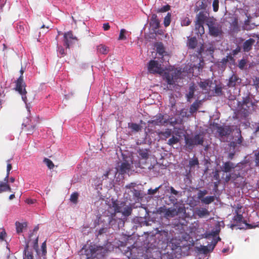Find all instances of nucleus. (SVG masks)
Listing matches in <instances>:
<instances>
[{
    "label": "nucleus",
    "instance_id": "412c9836",
    "mask_svg": "<svg viewBox=\"0 0 259 259\" xmlns=\"http://www.w3.org/2000/svg\"><path fill=\"white\" fill-rule=\"evenodd\" d=\"M203 238H208L207 233L205 231L203 228L196 229L195 227V239L196 240H199Z\"/></svg>",
    "mask_w": 259,
    "mask_h": 259
},
{
    "label": "nucleus",
    "instance_id": "a18cd8bd",
    "mask_svg": "<svg viewBox=\"0 0 259 259\" xmlns=\"http://www.w3.org/2000/svg\"><path fill=\"white\" fill-rule=\"evenodd\" d=\"M133 250L128 248V250L125 252V255L128 259H135L136 255H133L132 253Z\"/></svg>",
    "mask_w": 259,
    "mask_h": 259
},
{
    "label": "nucleus",
    "instance_id": "4d7b16f0",
    "mask_svg": "<svg viewBox=\"0 0 259 259\" xmlns=\"http://www.w3.org/2000/svg\"><path fill=\"white\" fill-rule=\"evenodd\" d=\"M170 10V6L168 5H165L158 10V12H165Z\"/></svg>",
    "mask_w": 259,
    "mask_h": 259
},
{
    "label": "nucleus",
    "instance_id": "20e7f679",
    "mask_svg": "<svg viewBox=\"0 0 259 259\" xmlns=\"http://www.w3.org/2000/svg\"><path fill=\"white\" fill-rule=\"evenodd\" d=\"M111 206L114 208V214L116 213L121 212L123 216L128 217L132 212V207L126 205V203L124 201H112Z\"/></svg>",
    "mask_w": 259,
    "mask_h": 259
},
{
    "label": "nucleus",
    "instance_id": "dca6fc26",
    "mask_svg": "<svg viewBox=\"0 0 259 259\" xmlns=\"http://www.w3.org/2000/svg\"><path fill=\"white\" fill-rule=\"evenodd\" d=\"M179 240L176 239H172L170 241L169 246L172 250V253H180L182 251L181 246Z\"/></svg>",
    "mask_w": 259,
    "mask_h": 259
},
{
    "label": "nucleus",
    "instance_id": "6e6552de",
    "mask_svg": "<svg viewBox=\"0 0 259 259\" xmlns=\"http://www.w3.org/2000/svg\"><path fill=\"white\" fill-rule=\"evenodd\" d=\"M148 71L151 74H162L163 70L161 67V65L157 61L150 60L148 64Z\"/></svg>",
    "mask_w": 259,
    "mask_h": 259
},
{
    "label": "nucleus",
    "instance_id": "a19ab883",
    "mask_svg": "<svg viewBox=\"0 0 259 259\" xmlns=\"http://www.w3.org/2000/svg\"><path fill=\"white\" fill-rule=\"evenodd\" d=\"M170 17L171 15L169 13H168L167 15L164 17L163 24L165 27H167L169 25L171 21Z\"/></svg>",
    "mask_w": 259,
    "mask_h": 259
},
{
    "label": "nucleus",
    "instance_id": "aec40b11",
    "mask_svg": "<svg viewBox=\"0 0 259 259\" xmlns=\"http://www.w3.org/2000/svg\"><path fill=\"white\" fill-rule=\"evenodd\" d=\"M150 25L154 30H156L159 28L160 21L157 18V16L156 14L152 15Z\"/></svg>",
    "mask_w": 259,
    "mask_h": 259
},
{
    "label": "nucleus",
    "instance_id": "473e14b6",
    "mask_svg": "<svg viewBox=\"0 0 259 259\" xmlns=\"http://www.w3.org/2000/svg\"><path fill=\"white\" fill-rule=\"evenodd\" d=\"M214 200V196H206L204 198L201 199V203H204L205 204H209L213 202Z\"/></svg>",
    "mask_w": 259,
    "mask_h": 259
},
{
    "label": "nucleus",
    "instance_id": "393cba45",
    "mask_svg": "<svg viewBox=\"0 0 259 259\" xmlns=\"http://www.w3.org/2000/svg\"><path fill=\"white\" fill-rule=\"evenodd\" d=\"M29 241L25 247V249L23 251V259H33V254L31 251H29Z\"/></svg>",
    "mask_w": 259,
    "mask_h": 259
},
{
    "label": "nucleus",
    "instance_id": "7ed1b4c3",
    "mask_svg": "<svg viewBox=\"0 0 259 259\" xmlns=\"http://www.w3.org/2000/svg\"><path fill=\"white\" fill-rule=\"evenodd\" d=\"M214 51V47L212 44H202L200 46V49L198 51V55L200 56L202 58L199 59V63L198 64V69H202L204 64L203 58L206 56L213 57V54Z\"/></svg>",
    "mask_w": 259,
    "mask_h": 259
},
{
    "label": "nucleus",
    "instance_id": "f03ea898",
    "mask_svg": "<svg viewBox=\"0 0 259 259\" xmlns=\"http://www.w3.org/2000/svg\"><path fill=\"white\" fill-rule=\"evenodd\" d=\"M214 18L213 17L210 16L208 11H200L197 15L196 21H195L196 33L200 35L204 34L205 32L204 24H206L207 26L209 24V22L212 21Z\"/></svg>",
    "mask_w": 259,
    "mask_h": 259
},
{
    "label": "nucleus",
    "instance_id": "9d476101",
    "mask_svg": "<svg viewBox=\"0 0 259 259\" xmlns=\"http://www.w3.org/2000/svg\"><path fill=\"white\" fill-rule=\"evenodd\" d=\"M77 38L73 35L72 31H69L64 34V46L67 49H69L72 45L77 41Z\"/></svg>",
    "mask_w": 259,
    "mask_h": 259
},
{
    "label": "nucleus",
    "instance_id": "0e129e2a",
    "mask_svg": "<svg viewBox=\"0 0 259 259\" xmlns=\"http://www.w3.org/2000/svg\"><path fill=\"white\" fill-rule=\"evenodd\" d=\"M35 128V125H30L28 127L27 129V134L28 135H31L33 134V131Z\"/></svg>",
    "mask_w": 259,
    "mask_h": 259
},
{
    "label": "nucleus",
    "instance_id": "2f4dec72",
    "mask_svg": "<svg viewBox=\"0 0 259 259\" xmlns=\"http://www.w3.org/2000/svg\"><path fill=\"white\" fill-rule=\"evenodd\" d=\"M138 153L140 157L143 159H147L149 157L148 150L146 149H139L138 151Z\"/></svg>",
    "mask_w": 259,
    "mask_h": 259
},
{
    "label": "nucleus",
    "instance_id": "09e8293b",
    "mask_svg": "<svg viewBox=\"0 0 259 259\" xmlns=\"http://www.w3.org/2000/svg\"><path fill=\"white\" fill-rule=\"evenodd\" d=\"M221 238L218 236L216 238H213V240H212L211 242V250H213V249L214 248L215 246H216L217 243L220 241L221 240Z\"/></svg>",
    "mask_w": 259,
    "mask_h": 259
},
{
    "label": "nucleus",
    "instance_id": "423d86ee",
    "mask_svg": "<svg viewBox=\"0 0 259 259\" xmlns=\"http://www.w3.org/2000/svg\"><path fill=\"white\" fill-rule=\"evenodd\" d=\"M21 75L16 81V91H18V93L21 95L22 100L27 103V99L26 97L27 92L25 89L26 84L23 80V73L24 70L22 68L20 70Z\"/></svg>",
    "mask_w": 259,
    "mask_h": 259
},
{
    "label": "nucleus",
    "instance_id": "ddd939ff",
    "mask_svg": "<svg viewBox=\"0 0 259 259\" xmlns=\"http://www.w3.org/2000/svg\"><path fill=\"white\" fill-rule=\"evenodd\" d=\"M253 104L249 96L243 98L242 100V108L244 110V114L249 113L250 107H252Z\"/></svg>",
    "mask_w": 259,
    "mask_h": 259
},
{
    "label": "nucleus",
    "instance_id": "79ce46f5",
    "mask_svg": "<svg viewBox=\"0 0 259 259\" xmlns=\"http://www.w3.org/2000/svg\"><path fill=\"white\" fill-rule=\"evenodd\" d=\"M129 126L132 131L135 132H139L141 130V126L137 123H132Z\"/></svg>",
    "mask_w": 259,
    "mask_h": 259
},
{
    "label": "nucleus",
    "instance_id": "72a5a7b5",
    "mask_svg": "<svg viewBox=\"0 0 259 259\" xmlns=\"http://www.w3.org/2000/svg\"><path fill=\"white\" fill-rule=\"evenodd\" d=\"M98 51L102 54H107L109 51V48L103 45L98 46Z\"/></svg>",
    "mask_w": 259,
    "mask_h": 259
},
{
    "label": "nucleus",
    "instance_id": "e2e57ef3",
    "mask_svg": "<svg viewBox=\"0 0 259 259\" xmlns=\"http://www.w3.org/2000/svg\"><path fill=\"white\" fill-rule=\"evenodd\" d=\"M220 232V229L219 228V229H216L215 231L211 232L210 234H207L208 237L209 236H212L213 237H215V236L218 235Z\"/></svg>",
    "mask_w": 259,
    "mask_h": 259
},
{
    "label": "nucleus",
    "instance_id": "6ab92c4d",
    "mask_svg": "<svg viewBox=\"0 0 259 259\" xmlns=\"http://www.w3.org/2000/svg\"><path fill=\"white\" fill-rule=\"evenodd\" d=\"M236 167L235 163L231 161H227L223 163L221 168L223 171L227 173L231 172Z\"/></svg>",
    "mask_w": 259,
    "mask_h": 259
},
{
    "label": "nucleus",
    "instance_id": "0eeeda50",
    "mask_svg": "<svg viewBox=\"0 0 259 259\" xmlns=\"http://www.w3.org/2000/svg\"><path fill=\"white\" fill-rule=\"evenodd\" d=\"M207 25L209 34L214 37L221 36L223 34L222 25L218 23L215 18L209 22Z\"/></svg>",
    "mask_w": 259,
    "mask_h": 259
},
{
    "label": "nucleus",
    "instance_id": "6e6d98bb",
    "mask_svg": "<svg viewBox=\"0 0 259 259\" xmlns=\"http://www.w3.org/2000/svg\"><path fill=\"white\" fill-rule=\"evenodd\" d=\"M194 93V87L193 85H192L190 88V91H189V94L187 95L188 100L193 98Z\"/></svg>",
    "mask_w": 259,
    "mask_h": 259
},
{
    "label": "nucleus",
    "instance_id": "e433bc0d",
    "mask_svg": "<svg viewBox=\"0 0 259 259\" xmlns=\"http://www.w3.org/2000/svg\"><path fill=\"white\" fill-rule=\"evenodd\" d=\"M131 191L133 193V196L137 198L138 200L142 198V194L141 190L133 189V190H132Z\"/></svg>",
    "mask_w": 259,
    "mask_h": 259
},
{
    "label": "nucleus",
    "instance_id": "680f3d73",
    "mask_svg": "<svg viewBox=\"0 0 259 259\" xmlns=\"http://www.w3.org/2000/svg\"><path fill=\"white\" fill-rule=\"evenodd\" d=\"M41 249H42V255H46L47 253V244H46V241H44L41 246Z\"/></svg>",
    "mask_w": 259,
    "mask_h": 259
},
{
    "label": "nucleus",
    "instance_id": "3c124183",
    "mask_svg": "<svg viewBox=\"0 0 259 259\" xmlns=\"http://www.w3.org/2000/svg\"><path fill=\"white\" fill-rule=\"evenodd\" d=\"M207 193V191L205 190L203 191L200 190L198 193V198L201 201V199L204 198V196Z\"/></svg>",
    "mask_w": 259,
    "mask_h": 259
},
{
    "label": "nucleus",
    "instance_id": "13d9d810",
    "mask_svg": "<svg viewBox=\"0 0 259 259\" xmlns=\"http://www.w3.org/2000/svg\"><path fill=\"white\" fill-rule=\"evenodd\" d=\"M160 187H161V186H159V187H156L154 189H152L151 188L149 189L148 190V194L149 195H154V194H155L158 191V190L159 189Z\"/></svg>",
    "mask_w": 259,
    "mask_h": 259
},
{
    "label": "nucleus",
    "instance_id": "bb28decb",
    "mask_svg": "<svg viewBox=\"0 0 259 259\" xmlns=\"http://www.w3.org/2000/svg\"><path fill=\"white\" fill-rule=\"evenodd\" d=\"M234 183L235 184L236 187L239 188V187H244L245 185V180L243 177H241L240 176L239 174H238V176L236 177V179H234Z\"/></svg>",
    "mask_w": 259,
    "mask_h": 259
},
{
    "label": "nucleus",
    "instance_id": "864d4df0",
    "mask_svg": "<svg viewBox=\"0 0 259 259\" xmlns=\"http://www.w3.org/2000/svg\"><path fill=\"white\" fill-rule=\"evenodd\" d=\"M194 167V159H192L189 162V165L186 166V170L187 171L188 168H189V171L190 172L192 169Z\"/></svg>",
    "mask_w": 259,
    "mask_h": 259
},
{
    "label": "nucleus",
    "instance_id": "c85d7f7f",
    "mask_svg": "<svg viewBox=\"0 0 259 259\" xmlns=\"http://www.w3.org/2000/svg\"><path fill=\"white\" fill-rule=\"evenodd\" d=\"M8 182L5 181L4 182L0 181V193L6 191H11V188L8 184Z\"/></svg>",
    "mask_w": 259,
    "mask_h": 259
},
{
    "label": "nucleus",
    "instance_id": "7c9ffc66",
    "mask_svg": "<svg viewBox=\"0 0 259 259\" xmlns=\"http://www.w3.org/2000/svg\"><path fill=\"white\" fill-rule=\"evenodd\" d=\"M16 232L17 233L19 234L23 232V229L26 228L27 226L26 223H21L19 222H16L15 223Z\"/></svg>",
    "mask_w": 259,
    "mask_h": 259
},
{
    "label": "nucleus",
    "instance_id": "49530a36",
    "mask_svg": "<svg viewBox=\"0 0 259 259\" xmlns=\"http://www.w3.org/2000/svg\"><path fill=\"white\" fill-rule=\"evenodd\" d=\"M127 32V31L124 29H121L120 31L119 35L118 37V40H125L126 37L125 34Z\"/></svg>",
    "mask_w": 259,
    "mask_h": 259
},
{
    "label": "nucleus",
    "instance_id": "f704fd0d",
    "mask_svg": "<svg viewBox=\"0 0 259 259\" xmlns=\"http://www.w3.org/2000/svg\"><path fill=\"white\" fill-rule=\"evenodd\" d=\"M222 94V87L220 85H216L213 91V95L215 96H220Z\"/></svg>",
    "mask_w": 259,
    "mask_h": 259
},
{
    "label": "nucleus",
    "instance_id": "8fccbe9b",
    "mask_svg": "<svg viewBox=\"0 0 259 259\" xmlns=\"http://www.w3.org/2000/svg\"><path fill=\"white\" fill-rule=\"evenodd\" d=\"M187 45L190 48L194 49V37H188Z\"/></svg>",
    "mask_w": 259,
    "mask_h": 259
},
{
    "label": "nucleus",
    "instance_id": "c9c22d12",
    "mask_svg": "<svg viewBox=\"0 0 259 259\" xmlns=\"http://www.w3.org/2000/svg\"><path fill=\"white\" fill-rule=\"evenodd\" d=\"M253 28V27H252L250 24V20L249 18L245 20L244 24L243 25V29L245 30H250L252 29Z\"/></svg>",
    "mask_w": 259,
    "mask_h": 259
},
{
    "label": "nucleus",
    "instance_id": "37998d69",
    "mask_svg": "<svg viewBox=\"0 0 259 259\" xmlns=\"http://www.w3.org/2000/svg\"><path fill=\"white\" fill-rule=\"evenodd\" d=\"M44 162L46 164L48 168L50 169H53L54 167L53 162L49 158H45Z\"/></svg>",
    "mask_w": 259,
    "mask_h": 259
},
{
    "label": "nucleus",
    "instance_id": "cd10ccee",
    "mask_svg": "<svg viewBox=\"0 0 259 259\" xmlns=\"http://www.w3.org/2000/svg\"><path fill=\"white\" fill-rule=\"evenodd\" d=\"M172 134V130L169 128H166L165 131H160L158 133V135L161 137L162 140H166L169 138Z\"/></svg>",
    "mask_w": 259,
    "mask_h": 259
},
{
    "label": "nucleus",
    "instance_id": "a878e982",
    "mask_svg": "<svg viewBox=\"0 0 259 259\" xmlns=\"http://www.w3.org/2000/svg\"><path fill=\"white\" fill-rule=\"evenodd\" d=\"M211 83V81L209 80H205L203 81H200L199 83L200 88L202 91H205V93H207L209 90L210 84Z\"/></svg>",
    "mask_w": 259,
    "mask_h": 259
},
{
    "label": "nucleus",
    "instance_id": "052dcab7",
    "mask_svg": "<svg viewBox=\"0 0 259 259\" xmlns=\"http://www.w3.org/2000/svg\"><path fill=\"white\" fill-rule=\"evenodd\" d=\"M167 209L165 206L160 207L158 210V212L160 214H163L164 217H165V213L166 212Z\"/></svg>",
    "mask_w": 259,
    "mask_h": 259
},
{
    "label": "nucleus",
    "instance_id": "c03bdc74",
    "mask_svg": "<svg viewBox=\"0 0 259 259\" xmlns=\"http://www.w3.org/2000/svg\"><path fill=\"white\" fill-rule=\"evenodd\" d=\"M78 194L77 192L72 193L70 196V200L72 203L76 204L77 202Z\"/></svg>",
    "mask_w": 259,
    "mask_h": 259
},
{
    "label": "nucleus",
    "instance_id": "ea45409f",
    "mask_svg": "<svg viewBox=\"0 0 259 259\" xmlns=\"http://www.w3.org/2000/svg\"><path fill=\"white\" fill-rule=\"evenodd\" d=\"M231 25L233 27L234 29L238 28V19L237 17H233L232 18Z\"/></svg>",
    "mask_w": 259,
    "mask_h": 259
},
{
    "label": "nucleus",
    "instance_id": "2eb2a0df",
    "mask_svg": "<svg viewBox=\"0 0 259 259\" xmlns=\"http://www.w3.org/2000/svg\"><path fill=\"white\" fill-rule=\"evenodd\" d=\"M241 79L237 74H233L228 80L227 85L229 88H233L239 84L241 83Z\"/></svg>",
    "mask_w": 259,
    "mask_h": 259
},
{
    "label": "nucleus",
    "instance_id": "de8ad7c7",
    "mask_svg": "<svg viewBox=\"0 0 259 259\" xmlns=\"http://www.w3.org/2000/svg\"><path fill=\"white\" fill-rule=\"evenodd\" d=\"M203 138L201 136L197 135H195V145H203Z\"/></svg>",
    "mask_w": 259,
    "mask_h": 259
},
{
    "label": "nucleus",
    "instance_id": "4468645a",
    "mask_svg": "<svg viewBox=\"0 0 259 259\" xmlns=\"http://www.w3.org/2000/svg\"><path fill=\"white\" fill-rule=\"evenodd\" d=\"M255 42V40L252 38H250L246 40L242 44V45L241 46L242 51L244 52H248L252 50V47L254 45Z\"/></svg>",
    "mask_w": 259,
    "mask_h": 259
},
{
    "label": "nucleus",
    "instance_id": "9b49d317",
    "mask_svg": "<svg viewBox=\"0 0 259 259\" xmlns=\"http://www.w3.org/2000/svg\"><path fill=\"white\" fill-rule=\"evenodd\" d=\"M215 127L217 132L221 137H228L232 133V130L229 126H222L217 124Z\"/></svg>",
    "mask_w": 259,
    "mask_h": 259
},
{
    "label": "nucleus",
    "instance_id": "c756f323",
    "mask_svg": "<svg viewBox=\"0 0 259 259\" xmlns=\"http://www.w3.org/2000/svg\"><path fill=\"white\" fill-rule=\"evenodd\" d=\"M178 213V211L175 208H169L167 209L166 212L165 213V218H173L177 215Z\"/></svg>",
    "mask_w": 259,
    "mask_h": 259
},
{
    "label": "nucleus",
    "instance_id": "338daca9",
    "mask_svg": "<svg viewBox=\"0 0 259 259\" xmlns=\"http://www.w3.org/2000/svg\"><path fill=\"white\" fill-rule=\"evenodd\" d=\"M255 165L259 166V151L254 154Z\"/></svg>",
    "mask_w": 259,
    "mask_h": 259
},
{
    "label": "nucleus",
    "instance_id": "f8f14e48",
    "mask_svg": "<svg viewBox=\"0 0 259 259\" xmlns=\"http://www.w3.org/2000/svg\"><path fill=\"white\" fill-rule=\"evenodd\" d=\"M168 121V119L164 118L163 115L161 113H159L154 117V119L149 121L148 123L154 125H163L167 123Z\"/></svg>",
    "mask_w": 259,
    "mask_h": 259
},
{
    "label": "nucleus",
    "instance_id": "4c0bfd02",
    "mask_svg": "<svg viewBox=\"0 0 259 259\" xmlns=\"http://www.w3.org/2000/svg\"><path fill=\"white\" fill-rule=\"evenodd\" d=\"M179 140V138L173 136L168 140L167 144L170 146H173L174 144H177Z\"/></svg>",
    "mask_w": 259,
    "mask_h": 259
},
{
    "label": "nucleus",
    "instance_id": "bf43d9fd",
    "mask_svg": "<svg viewBox=\"0 0 259 259\" xmlns=\"http://www.w3.org/2000/svg\"><path fill=\"white\" fill-rule=\"evenodd\" d=\"M246 64V61L245 59H241L239 61L238 67L240 69H243Z\"/></svg>",
    "mask_w": 259,
    "mask_h": 259
},
{
    "label": "nucleus",
    "instance_id": "603ef678",
    "mask_svg": "<svg viewBox=\"0 0 259 259\" xmlns=\"http://www.w3.org/2000/svg\"><path fill=\"white\" fill-rule=\"evenodd\" d=\"M213 11L217 12L219 8V0H214L212 3Z\"/></svg>",
    "mask_w": 259,
    "mask_h": 259
},
{
    "label": "nucleus",
    "instance_id": "4be33fe9",
    "mask_svg": "<svg viewBox=\"0 0 259 259\" xmlns=\"http://www.w3.org/2000/svg\"><path fill=\"white\" fill-rule=\"evenodd\" d=\"M211 244H208L207 246L200 245V247H195V250H197L200 253L207 254L213 251L211 249Z\"/></svg>",
    "mask_w": 259,
    "mask_h": 259
},
{
    "label": "nucleus",
    "instance_id": "f3484780",
    "mask_svg": "<svg viewBox=\"0 0 259 259\" xmlns=\"http://www.w3.org/2000/svg\"><path fill=\"white\" fill-rule=\"evenodd\" d=\"M132 164V162L130 163L127 161H125L121 163L119 168V173L121 175H124L128 172L131 168Z\"/></svg>",
    "mask_w": 259,
    "mask_h": 259
},
{
    "label": "nucleus",
    "instance_id": "b1692460",
    "mask_svg": "<svg viewBox=\"0 0 259 259\" xmlns=\"http://www.w3.org/2000/svg\"><path fill=\"white\" fill-rule=\"evenodd\" d=\"M196 7L198 10H202V11H206V9L208 5L210 4V1L209 0H201L197 2Z\"/></svg>",
    "mask_w": 259,
    "mask_h": 259
},
{
    "label": "nucleus",
    "instance_id": "39448f33",
    "mask_svg": "<svg viewBox=\"0 0 259 259\" xmlns=\"http://www.w3.org/2000/svg\"><path fill=\"white\" fill-rule=\"evenodd\" d=\"M182 74L181 69H172L164 72L163 78L169 85H174Z\"/></svg>",
    "mask_w": 259,
    "mask_h": 259
},
{
    "label": "nucleus",
    "instance_id": "a211bd4d",
    "mask_svg": "<svg viewBox=\"0 0 259 259\" xmlns=\"http://www.w3.org/2000/svg\"><path fill=\"white\" fill-rule=\"evenodd\" d=\"M195 214L197 215L199 218H204L210 215V212L205 208L197 207L195 208Z\"/></svg>",
    "mask_w": 259,
    "mask_h": 259
},
{
    "label": "nucleus",
    "instance_id": "58836bf2",
    "mask_svg": "<svg viewBox=\"0 0 259 259\" xmlns=\"http://www.w3.org/2000/svg\"><path fill=\"white\" fill-rule=\"evenodd\" d=\"M238 137L237 139H235V141L236 142V143L238 144L239 146H244V144H243L244 139L242 136L241 134V131L240 129L238 130Z\"/></svg>",
    "mask_w": 259,
    "mask_h": 259
},
{
    "label": "nucleus",
    "instance_id": "5fc2aeb1",
    "mask_svg": "<svg viewBox=\"0 0 259 259\" xmlns=\"http://www.w3.org/2000/svg\"><path fill=\"white\" fill-rule=\"evenodd\" d=\"M191 21L189 18L186 17L183 19L181 21L182 26H188L190 24Z\"/></svg>",
    "mask_w": 259,
    "mask_h": 259
},
{
    "label": "nucleus",
    "instance_id": "5701e85b",
    "mask_svg": "<svg viewBox=\"0 0 259 259\" xmlns=\"http://www.w3.org/2000/svg\"><path fill=\"white\" fill-rule=\"evenodd\" d=\"M157 53L160 56V58L163 59L164 57H166L168 59L169 56L167 53L165 51L164 48L162 44H158L156 47Z\"/></svg>",
    "mask_w": 259,
    "mask_h": 259
},
{
    "label": "nucleus",
    "instance_id": "774afa93",
    "mask_svg": "<svg viewBox=\"0 0 259 259\" xmlns=\"http://www.w3.org/2000/svg\"><path fill=\"white\" fill-rule=\"evenodd\" d=\"M58 51L59 53L62 56H64L66 54L65 50L62 46L58 47Z\"/></svg>",
    "mask_w": 259,
    "mask_h": 259
},
{
    "label": "nucleus",
    "instance_id": "f257e3e1",
    "mask_svg": "<svg viewBox=\"0 0 259 259\" xmlns=\"http://www.w3.org/2000/svg\"><path fill=\"white\" fill-rule=\"evenodd\" d=\"M107 252V250L102 246L85 245L79 251V254L80 259H102Z\"/></svg>",
    "mask_w": 259,
    "mask_h": 259
},
{
    "label": "nucleus",
    "instance_id": "1a4fd4ad",
    "mask_svg": "<svg viewBox=\"0 0 259 259\" xmlns=\"http://www.w3.org/2000/svg\"><path fill=\"white\" fill-rule=\"evenodd\" d=\"M241 208V206L237 207V209L235 210L236 215L234 216L233 218V224L231 226V227L233 228L234 227H238V228L241 229L242 227H241L242 224H244L246 226H249L246 221L244 220L242 214H239L238 210Z\"/></svg>",
    "mask_w": 259,
    "mask_h": 259
},
{
    "label": "nucleus",
    "instance_id": "69168bd1",
    "mask_svg": "<svg viewBox=\"0 0 259 259\" xmlns=\"http://www.w3.org/2000/svg\"><path fill=\"white\" fill-rule=\"evenodd\" d=\"M230 146L233 148V150H236L238 149V146H239L238 144L235 142V141H233L230 143Z\"/></svg>",
    "mask_w": 259,
    "mask_h": 259
}]
</instances>
